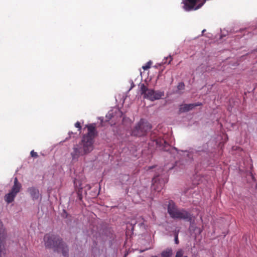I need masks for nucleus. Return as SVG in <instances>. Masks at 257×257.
Returning a JSON list of instances; mask_svg holds the SVG:
<instances>
[{
	"instance_id": "nucleus-1",
	"label": "nucleus",
	"mask_w": 257,
	"mask_h": 257,
	"mask_svg": "<svg viewBox=\"0 0 257 257\" xmlns=\"http://www.w3.org/2000/svg\"><path fill=\"white\" fill-rule=\"evenodd\" d=\"M87 128L88 133L83 137L81 142L73 147L71 153L73 160H77L79 157L90 153L94 149L95 127L90 124L87 126Z\"/></svg>"
},
{
	"instance_id": "nucleus-2",
	"label": "nucleus",
	"mask_w": 257,
	"mask_h": 257,
	"mask_svg": "<svg viewBox=\"0 0 257 257\" xmlns=\"http://www.w3.org/2000/svg\"><path fill=\"white\" fill-rule=\"evenodd\" d=\"M45 244L48 248H53L58 252H61L64 256L68 254V247L58 236L46 234L44 237Z\"/></svg>"
},
{
	"instance_id": "nucleus-3",
	"label": "nucleus",
	"mask_w": 257,
	"mask_h": 257,
	"mask_svg": "<svg viewBox=\"0 0 257 257\" xmlns=\"http://www.w3.org/2000/svg\"><path fill=\"white\" fill-rule=\"evenodd\" d=\"M139 87L140 93L143 95V97L152 101L160 99L164 95L163 91H155L153 89H149L144 83H140Z\"/></svg>"
},
{
	"instance_id": "nucleus-4",
	"label": "nucleus",
	"mask_w": 257,
	"mask_h": 257,
	"mask_svg": "<svg viewBox=\"0 0 257 257\" xmlns=\"http://www.w3.org/2000/svg\"><path fill=\"white\" fill-rule=\"evenodd\" d=\"M168 212L173 218L190 220V214L184 209H179L173 201H170L168 206Z\"/></svg>"
},
{
	"instance_id": "nucleus-5",
	"label": "nucleus",
	"mask_w": 257,
	"mask_h": 257,
	"mask_svg": "<svg viewBox=\"0 0 257 257\" xmlns=\"http://www.w3.org/2000/svg\"><path fill=\"white\" fill-rule=\"evenodd\" d=\"M22 188L21 183L18 182V179L16 177L14 179V184L11 191L5 196V200L9 204L12 202L17 194L20 191Z\"/></svg>"
},
{
	"instance_id": "nucleus-6",
	"label": "nucleus",
	"mask_w": 257,
	"mask_h": 257,
	"mask_svg": "<svg viewBox=\"0 0 257 257\" xmlns=\"http://www.w3.org/2000/svg\"><path fill=\"white\" fill-rule=\"evenodd\" d=\"M206 0H184L183 9L186 11L196 10L201 8Z\"/></svg>"
},
{
	"instance_id": "nucleus-7",
	"label": "nucleus",
	"mask_w": 257,
	"mask_h": 257,
	"mask_svg": "<svg viewBox=\"0 0 257 257\" xmlns=\"http://www.w3.org/2000/svg\"><path fill=\"white\" fill-rule=\"evenodd\" d=\"M27 191L33 201H40L41 200L42 195L37 188L35 187H29Z\"/></svg>"
},
{
	"instance_id": "nucleus-8",
	"label": "nucleus",
	"mask_w": 257,
	"mask_h": 257,
	"mask_svg": "<svg viewBox=\"0 0 257 257\" xmlns=\"http://www.w3.org/2000/svg\"><path fill=\"white\" fill-rule=\"evenodd\" d=\"M7 237V233L3 225L0 223V253L5 249V241Z\"/></svg>"
},
{
	"instance_id": "nucleus-9",
	"label": "nucleus",
	"mask_w": 257,
	"mask_h": 257,
	"mask_svg": "<svg viewBox=\"0 0 257 257\" xmlns=\"http://www.w3.org/2000/svg\"><path fill=\"white\" fill-rule=\"evenodd\" d=\"M146 126L149 129H150V125L148 124H144L139 123L135 127V129L133 132V134L135 136H141L144 134V132L143 131V128Z\"/></svg>"
},
{
	"instance_id": "nucleus-10",
	"label": "nucleus",
	"mask_w": 257,
	"mask_h": 257,
	"mask_svg": "<svg viewBox=\"0 0 257 257\" xmlns=\"http://www.w3.org/2000/svg\"><path fill=\"white\" fill-rule=\"evenodd\" d=\"M201 104L200 103H192L188 104H184L180 106V111L186 112L192 109L195 106H199Z\"/></svg>"
},
{
	"instance_id": "nucleus-11",
	"label": "nucleus",
	"mask_w": 257,
	"mask_h": 257,
	"mask_svg": "<svg viewBox=\"0 0 257 257\" xmlns=\"http://www.w3.org/2000/svg\"><path fill=\"white\" fill-rule=\"evenodd\" d=\"M153 189L155 190L156 191L159 192L160 191L161 188L162 187V184L159 183L160 186H158L157 183V177H155L153 179Z\"/></svg>"
},
{
	"instance_id": "nucleus-12",
	"label": "nucleus",
	"mask_w": 257,
	"mask_h": 257,
	"mask_svg": "<svg viewBox=\"0 0 257 257\" xmlns=\"http://www.w3.org/2000/svg\"><path fill=\"white\" fill-rule=\"evenodd\" d=\"M172 254V250L171 249H168L162 253V257H171Z\"/></svg>"
},
{
	"instance_id": "nucleus-13",
	"label": "nucleus",
	"mask_w": 257,
	"mask_h": 257,
	"mask_svg": "<svg viewBox=\"0 0 257 257\" xmlns=\"http://www.w3.org/2000/svg\"><path fill=\"white\" fill-rule=\"evenodd\" d=\"M151 64L152 62L149 61L147 64L142 67V68L145 70H147L150 68Z\"/></svg>"
},
{
	"instance_id": "nucleus-14",
	"label": "nucleus",
	"mask_w": 257,
	"mask_h": 257,
	"mask_svg": "<svg viewBox=\"0 0 257 257\" xmlns=\"http://www.w3.org/2000/svg\"><path fill=\"white\" fill-rule=\"evenodd\" d=\"M31 155L33 157H37L38 156L37 153L33 150L31 152Z\"/></svg>"
},
{
	"instance_id": "nucleus-15",
	"label": "nucleus",
	"mask_w": 257,
	"mask_h": 257,
	"mask_svg": "<svg viewBox=\"0 0 257 257\" xmlns=\"http://www.w3.org/2000/svg\"><path fill=\"white\" fill-rule=\"evenodd\" d=\"M75 126L77 128H78L79 130H80L81 129V125H80V123H79V122L77 121L75 123Z\"/></svg>"
},
{
	"instance_id": "nucleus-16",
	"label": "nucleus",
	"mask_w": 257,
	"mask_h": 257,
	"mask_svg": "<svg viewBox=\"0 0 257 257\" xmlns=\"http://www.w3.org/2000/svg\"><path fill=\"white\" fill-rule=\"evenodd\" d=\"M168 59H169V61L168 63L169 64L171 62V60H172V58H171V56H169V57H168L166 58V60H167Z\"/></svg>"
},
{
	"instance_id": "nucleus-17",
	"label": "nucleus",
	"mask_w": 257,
	"mask_h": 257,
	"mask_svg": "<svg viewBox=\"0 0 257 257\" xmlns=\"http://www.w3.org/2000/svg\"><path fill=\"white\" fill-rule=\"evenodd\" d=\"M184 87V84L183 83H180L178 85V87L179 88H182Z\"/></svg>"
},
{
	"instance_id": "nucleus-18",
	"label": "nucleus",
	"mask_w": 257,
	"mask_h": 257,
	"mask_svg": "<svg viewBox=\"0 0 257 257\" xmlns=\"http://www.w3.org/2000/svg\"><path fill=\"white\" fill-rule=\"evenodd\" d=\"M175 242H176V243H178V237L177 236H176V237H175Z\"/></svg>"
},
{
	"instance_id": "nucleus-19",
	"label": "nucleus",
	"mask_w": 257,
	"mask_h": 257,
	"mask_svg": "<svg viewBox=\"0 0 257 257\" xmlns=\"http://www.w3.org/2000/svg\"><path fill=\"white\" fill-rule=\"evenodd\" d=\"M164 143L165 145H167V143L165 141H164Z\"/></svg>"
},
{
	"instance_id": "nucleus-20",
	"label": "nucleus",
	"mask_w": 257,
	"mask_h": 257,
	"mask_svg": "<svg viewBox=\"0 0 257 257\" xmlns=\"http://www.w3.org/2000/svg\"><path fill=\"white\" fill-rule=\"evenodd\" d=\"M139 224L140 225V226H142V225H144V223H140Z\"/></svg>"
},
{
	"instance_id": "nucleus-21",
	"label": "nucleus",
	"mask_w": 257,
	"mask_h": 257,
	"mask_svg": "<svg viewBox=\"0 0 257 257\" xmlns=\"http://www.w3.org/2000/svg\"><path fill=\"white\" fill-rule=\"evenodd\" d=\"M163 63H167V62H166V61H164V62H163Z\"/></svg>"
},
{
	"instance_id": "nucleus-22",
	"label": "nucleus",
	"mask_w": 257,
	"mask_h": 257,
	"mask_svg": "<svg viewBox=\"0 0 257 257\" xmlns=\"http://www.w3.org/2000/svg\"><path fill=\"white\" fill-rule=\"evenodd\" d=\"M205 31V30H203L202 31V33L204 32V31Z\"/></svg>"
}]
</instances>
